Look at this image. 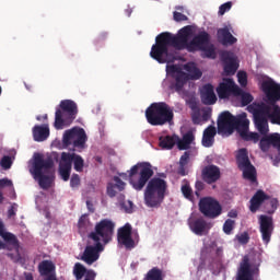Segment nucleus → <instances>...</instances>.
I'll return each mask as SVG.
<instances>
[{
	"label": "nucleus",
	"mask_w": 280,
	"mask_h": 280,
	"mask_svg": "<svg viewBox=\"0 0 280 280\" xmlns=\"http://www.w3.org/2000/svg\"><path fill=\"white\" fill-rule=\"evenodd\" d=\"M191 34H194L191 25L184 26L176 35L170 32L159 34L155 37V44L151 47V58L156 60L160 65L175 62L176 51L170 49V47L177 49V51H183V49L189 51V39L191 38Z\"/></svg>",
	"instance_id": "obj_1"
},
{
	"label": "nucleus",
	"mask_w": 280,
	"mask_h": 280,
	"mask_svg": "<svg viewBox=\"0 0 280 280\" xmlns=\"http://www.w3.org/2000/svg\"><path fill=\"white\" fill-rule=\"evenodd\" d=\"M248 113L254 117V124L260 135H268L270 128L268 121L273 126H280V106L267 105L264 102H254L247 106Z\"/></svg>",
	"instance_id": "obj_2"
},
{
	"label": "nucleus",
	"mask_w": 280,
	"mask_h": 280,
	"mask_svg": "<svg viewBox=\"0 0 280 280\" xmlns=\"http://www.w3.org/2000/svg\"><path fill=\"white\" fill-rule=\"evenodd\" d=\"M119 176L121 178H128L136 191H141L148 185V180L154 176V171L150 162H139L128 173H119Z\"/></svg>",
	"instance_id": "obj_3"
},
{
	"label": "nucleus",
	"mask_w": 280,
	"mask_h": 280,
	"mask_svg": "<svg viewBox=\"0 0 280 280\" xmlns=\"http://www.w3.org/2000/svg\"><path fill=\"white\" fill-rule=\"evenodd\" d=\"M51 170H54V160L51 158L45 159L43 154L35 153L33 166L30 170L35 180H38L39 187L42 189H49L51 187V177L46 174H51Z\"/></svg>",
	"instance_id": "obj_4"
},
{
	"label": "nucleus",
	"mask_w": 280,
	"mask_h": 280,
	"mask_svg": "<svg viewBox=\"0 0 280 280\" xmlns=\"http://www.w3.org/2000/svg\"><path fill=\"white\" fill-rule=\"evenodd\" d=\"M165 191H167V182L161 177H153L148 180L144 190V203L150 209H159L165 200Z\"/></svg>",
	"instance_id": "obj_5"
},
{
	"label": "nucleus",
	"mask_w": 280,
	"mask_h": 280,
	"mask_svg": "<svg viewBox=\"0 0 280 280\" xmlns=\"http://www.w3.org/2000/svg\"><path fill=\"white\" fill-rule=\"evenodd\" d=\"M145 119L150 126H165L174 121V109L165 102L152 103L145 109Z\"/></svg>",
	"instance_id": "obj_6"
},
{
	"label": "nucleus",
	"mask_w": 280,
	"mask_h": 280,
	"mask_svg": "<svg viewBox=\"0 0 280 280\" xmlns=\"http://www.w3.org/2000/svg\"><path fill=\"white\" fill-rule=\"evenodd\" d=\"M75 117H78V104L71 100H63L56 109L54 127L56 130H62L72 125Z\"/></svg>",
	"instance_id": "obj_7"
},
{
	"label": "nucleus",
	"mask_w": 280,
	"mask_h": 280,
	"mask_svg": "<svg viewBox=\"0 0 280 280\" xmlns=\"http://www.w3.org/2000/svg\"><path fill=\"white\" fill-rule=\"evenodd\" d=\"M246 113H241L233 116L231 112H223L218 118V132L219 135H233V132L238 131L244 121L247 119Z\"/></svg>",
	"instance_id": "obj_8"
},
{
	"label": "nucleus",
	"mask_w": 280,
	"mask_h": 280,
	"mask_svg": "<svg viewBox=\"0 0 280 280\" xmlns=\"http://www.w3.org/2000/svg\"><path fill=\"white\" fill-rule=\"evenodd\" d=\"M86 141H89V137L83 128L68 129L62 136L63 148H71L72 145L70 149L72 152H82L86 148Z\"/></svg>",
	"instance_id": "obj_9"
},
{
	"label": "nucleus",
	"mask_w": 280,
	"mask_h": 280,
	"mask_svg": "<svg viewBox=\"0 0 280 280\" xmlns=\"http://www.w3.org/2000/svg\"><path fill=\"white\" fill-rule=\"evenodd\" d=\"M115 233V223L108 219H103L95 225L94 232L89 234V238L94 243H103L104 246L113 242V235Z\"/></svg>",
	"instance_id": "obj_10"
},
{
	"label": "nucleus",
	"mask_w": 280,
	"mask_h": 280,
	"mask_svg": "<svg viewBox=\"0 0 280 280\" xmlns=\"http://www.w3.org/2000/svg\"><path fill=\"white\" fill-rule=\"evenodd\" d=\"M236 163L238 170L243 172V178H245V180H249V183H255L257 180V168L250 163V159H248V150L246 148L237 151Z\"/></svg>",
	"instance_id": "obj_11"
},
{
	"label": "nucleus",
	"mask_w": 280,
	"mask_h": 280,
	"mask_svg": "<svg viewBox=\"0 0 280 280\" xmlns=\"http://www.w3.org/2000/svg\"><path fill=\"white\" fill-rule=\"evenodd\" d=\"M199 211L205 218L215 220L222 215V205L211 197H206L199 201Z\"/></svg>",
	"instance_id": "obj_12"
},
{
	"label": "nucleus",
	"mask_w": 280,
	"mask_h": 280,
	"mask_svg": "<svg viewBox=\"0 0 280 280\" xmlns=\"http://www.w3.org/2000/svg\"><path fill=\"white\" fill-rule=\"evenodd\" d=\"M217 95L219 100H229L232 95L237 96L242 95V89L235 84L233 79H223L217 88Z\"/></svg>",
	"instance_id": "obj_13"
},
{
	"label": "nucleus",
	"mask_w": 280,
	"mask_h": 280,
	"mask_svg": "<svg viewBox=\"0 0 280 280\" xmlns=\"http://www.w3.org/2000/svg\"><path fill=\"white\" fill-rule=\"evenodd\" d=\"M262 93H265V104L271 106L280 102V84L275 81H265L261 84Z\"/></svg>",
	"instance_id": "obj_14"
},
{
	"label": "nucleus",
	"mask_w": 280,
	"mask_h": 280,
	"mask_svg": "<svg viewBox=\"0 0 280 280\" xmlns=\"http://www.w3.org/2000/svg\"><path fill=\"white\" fill-rule=\"evenodd\" d=\"M117 241L120 246H125L127 250H132L137 246L132 238V225L126 223L122 228L118 229Z\"/></svg>",
	"instance_id": "obj_15"
},
{
	"label": "nucleus",
	"mask_w": 280,
	"mask_h": 280,
	"mask_svg": "<svg viewBox=\"0 0 280 280\" xmlns=\"http://www.w3.org/2000/svg\"><path fill=\"white\" fill-rule=\"evenodd\" d=\"M104 244L95 243L88 245L81 256V261H84L88 266H93L97 259H100V253H103Z\"/></svg>",
	"instance_id": "obj_16"
},
{
	"label": "nucleus",
	"mask_w": 280,
	"mask_h": 280,
	"mask_svg": "<svg viewBox=\"0 0 280 280\" xmlns=\"http://www.w3.org/2000/svg\"><path fill=\"white\" fill-rule=\"evenodd\" d=\"M221 60L226 75H235L237 69H240V63L237 62V56H235V52L229 50L222 51Z\"/></svg>",
	"instance_id": "obj_17"
},
{
	"label": "nucleus",
	"mask_w": 280,
	"mask_h": 280,
	"mask_svg": "<svg viewBox=\"0 0 280 280\" xmlns=\"http://www.w3.org/2000/svg\"><path fill=\"white\" fill-rule=\"evenodd\" d=\"M259 230L261 233L264 244H270L272 237V232L275 231V225L272 223V218L261 214L259 217Z\"/></svg>",
	"instance_id": "obj_18"
},
{
	"label": "nucleus",
	"mask_w": 280,
	"mask_h": 280,
	"mask_svg": "<svg viewBox=\"0 0 280 280\" xmlns=\"http://www.w3.org/2000/svg\"><path fill=\"white\" fill-rule=\"evenodd\" d=\"M211 43V35L206 31H201L189 42V51H198Z\"/></svg>",
	"instance_id": "obj_19"
},
{
	"label": "nucleus",
	"mask_w": 280,
	"mask_h": 280,
	"mask_svg": "<svg viewBox=\"0 0 280 280\" xmlns=\"http://www.w3.org/2000/svg\"><path fill=\"white\" fill-rule=\"evenodd\" d=\"M38 272L44 280H58L56 276V265L51 260H43L38 264Z\"/></svg>",
	"instance_id": "obj_20"
},
{
	"label": "nucleus",
	"mask_w": 280,
	"mask_h": 280,
	"mask_svg": "<svg viewBox=\"0 0 280 280\" xmlns=\"http://www.w3.org/2000/svg\"><path fill=\"white\" fill-rule=\"evenodd\" d=\"M254 275L255 272L250 267V258L244 256L237 270L236 280H253Z\"/></svg>",
	"instance_id": "obj_21"
},
{
	"label": "nucleus",
	"mask_w": 280,
	"mask_h": 280,
	"mask_svg": "<svg viewBox=\"0 0 280 280\" xmlns=\"http://www.w3.org/2000/svg\"><path fill=\"white\" fill-rule=\"evenodd\" d=\"M231 30H232V27H231V25H229V26H224L222 28H218V31H217L218 43H220L224 47H226L229 45H235V43H237V39L235 38V36H233V34H231Z\"/></svg>",
	"instance_id": "obj_22"
},
{
	"label": "nucleus",
	"mask_w": 280,
	"mask_h": 280,
	"mask_svg": "<svg viewBox=\"0 0 280 280\" xmlns=\"http://www.w3.org/2000/svg\"><path fill=\"white\" fill-rule=\"evenodd\" d=\"M201 175L205 183L208 185H213V183H218V180H220V167L213 164L208 165L202 170Z\"/></svg>",
	"instance_id": "obj_23"
},
{
	"label": "nucleus",
	"mask_w": 280,
	"mask_h": 280,
	"mask_svg": "<svg viewBox=\"0 0 280 280\" xmlns=\"http://www.w3.org/2000/svg\"><path fill=\"white\" fill-rule=\"evenodd\" d=\"M189 229L195 233V235H202L206 233V231H209L211 229V225L207 223V220L205 218H194L188 220Z\"/></svg>",
	"instance_id": "obj_24"
},
{
	"label": "nucleus",
	"mask_w": 280,
	"mask_h": 280,
	"mask_svg": "<svg viewBox=\"0 0 280 280\" xmlns=\"http://www.w3.org/2000/svg\"><path fill=\"white\" fill-rule=\"evenodd\" d=\"M249 126L250 120H248V118H245V121L241 125L240 129L237 130L241 139H243V141H253V143H259V133L248 131Z\"/></svg>",
	"instance_id": "obj_25"
},
{
	"label": "nucleus",
	"mask_w": 280,
	"mask_h": 280,
	"mask_svg": "<svg viewBox=\"0 0 280 280\" xmlns=\"http://www.w3.org/2000/svg\"><path fill=\"white\" fill-rule=\"evenodd\" d=\"M73 276L77 280H95V277H97V273L93 269H86L84 265L80 262H75L73 267Z\"/></svg>",
	"instance_id": "obj_26"
},
{
	"label": "nucleus",
	"mask_w": 280,
	"mask_h": 280,
	"mask_svg": "<svg viewBox=\"0 0 280 280\" xmlns=\"http://www.w3.org/2000/svg\"><path fill=\"white\" fill-rule=\"evenodd\" d=\"M266 200H270V196H268L264 190L259 189L257 190L254 196L252 197V199L249 200V211L252 213H257V211H259V209L261 208V206L264 205V202H266Z\"/></svg>",
	"instance_id": "obj_27"
},
{
	"label": "nucleus",
	"mask_w": 280,
	"mask_h": 280,
	"mask_svg": "<svg viewBox=\"0 0 280 280\" xmlns=\"http://www.w3.org/2000/svg\"><path fill=\"white\" fill-rule=\"evenodd\" d=\"M201 101L206 106H211L218 102V96H215V92L213 91V85L211 83L203 85Z\"/></svg>",
	"instance_id": "obj_28"
},
{
	"label": "nucleus",
	"mask_w": 280,
	"mask_h": 280,
	"mask_svg": "<svg viewBox=\"0 0 280 280\" xmlns=\"http://www.w3.org/2000/svg\"><path fill=\"white\" fill-rule=\"evenodd\" d=\"M113 180L114 183L110 182L107 184V196L109 198H115L117 191H124L126 189V183L119 176H114Z\"/></svg>",
	"instance_id": "obj_29"
},
{
	"label": "nucleus",
	"mask_w": 280,
	"mask_h": 280,
	"mask_svg": "<svg viewBox=\"0 0 280 280\" xmlns=\"http://www.w3.org/2000/svg\"><path fill=\"white\" fill-rule=\"evenodd\" d=\"M215 135H218V130L214 126L210 125L203 130V136L201 140L203 148L213 147V143H215Z\"/></svg>",
	"instance_id": "obj_30"
},
{
	"label": "nucleus",
	"mask_w": 280,
	"mask_h": 280,
	"mask_svg": "<svg viewBox=\"0 0 280 280\" xmlns=\"http://www.w3.org/2000/svg\"><path fill=\"white\" fill-rule=\"evenodd\" d=\"M178 150H189L191 148V143L196 141V136H194V131H187L182 139L178 136L175 137Z\"/></svg>",
	"instance_id": "obj_31"
},
{
	"label": "nucleus",
	"mask_w": 280,
	"mask_h": 280,
	"mask_svg": "<svg viewBox=\"0 0 280 280\" xmlns=\"http://www.w3.org/2000/svg\"><path fill=\"white\" fill-rule=\"evenodd\" d=\"M33 139L37 142L47 141L49 139V127L36 125L33 128Z\"/></svg>",
	"instance_id": "obj_32"
},
{
	"label": "nucleus",
	"mask_w": 280,
	"mask_h": 280,
	"mask_svg": "<svg viewBox=\"0 0 280 280\" xmlns=\"http://www.w3.org/2000/svg\"><path fill=\"white\" fill-rule=\"evenodd\" d=\"M173 78L175 79V84L173 85V89H175L177 93H180V91H183L185 84H187V81L189 80V74L182 71L173 74Z\"/></svg>",
	"instance_id": "obj_33"
},
{
	"label": "nucleus",
	"mask_w": 280,
	"mask_h": 280,
	"mask_svg": "<svg viewBox=\"0 0 280 280\" xmlns=\"http://www.w3.org/2000/svg\"><path fill=\"white\" fill-rule=\"evenodd\" d=\"M0 237H2L4 242L12 244V246H19V238H16V235L5 231L3 221H0Z\"/></svg>",
	"instance_id": "obj_34"
},
{
	"label": "nucleus",
	"mask_w": 280,
	"mask_h": 280,
	"mask_svg": "<svg viewBox=\"0 0 280 280\" xmlns=\"http://www.w3.org/2000/svg\"><path fill=\"white\" fill-rule=\"evenodd\" d=\"M184 69L187 71L189 80H200L202 78V71L194 62L186 63Z\"/></svg>",
	"instance_id": "obj_35"
},
{
	"label": "nucleus",
	"mask_w": 280,
	"mask_h": 280,
	"mask_svg": "<svg viewBox=\"0 0 280 280\" xmlns=\"http://www.w3.org/2000/svg\"><path fill=\"white\" fill-rule=\"evenodd\" d=\"M159 145L162 150H172L176 145V136H161L159 138Z\"/></svg>",
	"instance_id": "obj_36"
},
{
	"label": "nucleus",
	"mask_w": 280,
	"mask_h": 280,
	"mask_svg": "<svg viewBox=\"0 0 280 280\" xmlns=\"http://www.w3.org/2000/svg\"><path fill=\"white\" fill-rule=\"evenodd\" d=\"M92 226L93 224L91 223V221H89V217H86V214L81 215L78 222L79 233H81V235H84L85 233H89V231H91Z\"/></svg>",
	"instance_id": "obj_37"
},
{
	"label": "nucleus",
	"mask_w": 280,
	"mask_h": 280,
	"mask_svg": "<svg viewBox=\"0 0 280 280\" xmlns=\"http://www.w3.org/2000/svg\"><path fill=\"white\" fill-rule=\"evenodd\" d=\"M118 202L121 211H125V213H132V209L135 207V203L132 201L127 200L126 201V196L124 194H120L118 196Z\"/></svg>",
	"instance_id": "obj_38"
},
{
	"label": "nucleus",
	"mask_w": 280,
	"mask_h": 280,
	"mask_svg": "<svg viewBox=\"0 0 280 280\" xmlns=\"http://www.w3.org/2000/svg\"><path fill=\"white\" fill-rule=\"evenodd\" d=\"M188 163L189 152L186 151L179 159V167L177 170V174H179V176H187V171L185 170V167H187Z\"/></svg>",
	"instance_id": "obj_39"
},
{
	"label": "nucleus",
	"mask_w": 280,
	"mask_h": 280,
	"mask_svg": "<svg viewBox=\"0 0 280 280\" xmlns=\"http://www.w3.org/2000/svg\"><path fill=\"white\" fill-rule=\"evenodd\" d=\"M73 165V153L62 152L59 161V167H69Z\"/></svg>",
	"instance_id": "obj_40"
},
{
	"label": "nucleus",
	"mask_w": 280,
	"mask_h": 280,
	"mask_svg": "<svg viewBox=\"0 0 280 280\" xmlns=\"http://www.w3.org/2000/svg\"><path fill=\"white\" fill-rule=\"evenodd\" d=\"M145 280H163V270L159 269V267H153L148 271Z\"/></svg>",
	"instance_id": "obj_41"
},
{
	"label": "nucleus",
	"mask_w": 280,
	"mask_h": 280,
	"mask_svg": "<svg viewBox=\"0 0 280 280\" xmlns=\"http://www.w3.org/2000/svg\"><path fill=\"white\" fill-rule=\"evenodd\" d=\"M262 136L264 137L259 141V148L261 152H269L270 148L272 147L270 135L266 133Z\"/></svg>",
	"instance_id": "obj_42"
},
{
	"label": "nucleus",
	"mask_w": 280,
	"mask_h": 280,
	"mask_svg": "<svg viewBox=\"0 0 280 280\" xmlns=\"http://www.w3.org/2000/svg\"><path fill=\"white\" fill-rule=\"evenodd\" d=\"M72 163L75 172H84V159L81 155L73 153Z\"/></svg>",
	"instance_id": "obj_43"
},
{
	"label": "nucleus",
	"mask_w": 280,
	"mask_h": 280,
	"mask_svg": "<svg viewBox=\"0 0 280 280\" xmlns=\"http://www.w3.org/2000/svg\"><path fill=\"white\" fill-rule=\"evenodd\" d=\"M200 50L203 51V58H211L212 60H215V46H213V44L203 46Z\"/></svg>",
	"instance_id": "obj_44"
},
{
	"label": "nucleus",
	"mask_w": 280,
	"mask_h": 280,
	"mask_svg": "<svg viewBox=\"0 0 280 280\" xmlns=\"http://www.w3.org/2000/svg\"><path fill=\"white\" fill-rule=\"evenodd\" d=\"M182 194L187 200H194V190L191 189V186H189V183L182 186Z\"/></svg>",
	"instance_id": "obj_45"
},
{
	"label": "nucleus",
	"mask_w": 280,
	"mask_h": 280,
	"mask_svg": "<svg viewBox=\"0 0 280 280\" xmlns=\"http://www.w3.org/2000/svg\"><path fill=\"white\" fill-rule=\"evenodd\" d=\"M233 229H235V222L231 219L225 220L223 224V232L225 235H231V233H233Z\"/></svg>",
	"instance_id": "obj_46"
},
{
	"label": "nucleus",
	"mask_w": 280,
	"mask_h": 280,
	"mask_svg": "<svg viewBox=\"0 0 280 280\" xmlns=\"http://www.w3.org/2000/svg\"><path fill=\"white\" fill-rule=\"evenodd\" d=\"M271 147L280 152V133H270Z\"/></svg>",
	"instance_id": "obj_47"
},
{
	"label": "nucleus",
	"mask_w": 280,
	"mask_h": 280,
	"mask_svg": "<svg viewBox=\"0 0 280 280\" xmlns=\"http://www.w3.org/2000/svg\"><path fill=\"white\" fill-rule=\"evenodd\" d=\"M59 174L62 180L67 182L71 177V168L66 166H59Z\"/></svg>",
	"instance_id": "obj_48"
},
{
	"label": "nucleus",
	"mask_w": 280,
	"mask_h": 280,
	"mask_svg": "<svg viewBox=\"0 0 280 280\" xmlns=\"http://www.w3.org/2000/svg\"><path fill=\"white\" fill-rule=\"evenodd\" d=\"M233 8V2H225L219 7V16H224Z\"/></svg>",
	"instance_id": "obj_49"
},
{
	"label": "nucleus",
	"mask_w": 280,
	"mask_h": 280,
	"mask_svg": "<svg viewBox=\"0 0 280 280\" xmlns=\"http://www.w3.org/2000/svg\"><path fill=\"white\" fill-rule=\"evenodd\" d=\"M237 78H238V84H241V86H246L248 84V75L246 74L245 71H238Z\"/></svg>",
	"instance_id": "obj_50"
},
{
	"label": "nucleus",
	"mask_w": 280,
	"mask_h": 280,
	"mask_svg": "<svg viewBox=\"0 0 280 280\" xmlns=\"http://www.w3.org/2000/svg\"><path fill=\"white\" fill-rule=\"evenodd\" d=\"M0 165L3 170H10V167H12V158L4 155L0 161Z\"/></svg>",
	"instance_id": "obj_51"
},
{
	"label": "nucleus",
	"mask_w": 280,
	"mask_h": 280,
	"mask_svg": "<svg viewBox=\"0 0 280 280\" xmlns=\"http://www.w3.org/2000/svg\"><path fill=\"white\" fill-rule=\"evenodd\" d=\"M173 19H174V21H176V23H183V21L189 20V18H187V15H185L178 11L173 12Z\"/></svg>",
	"instance_id": "obj_52"
},
{
	"label": "nucleus",
	"mask_w": 280,
	"mask_h": 280,
	"mask_svg": "<svg viewBox=\"0 0 280 280\" xmlns=\"http://www.w3.org/2000/svg\"><path fill=\"white\" fill-rule=\"evenodd\" d=\"M241 102L243 106H248V104L253 102V96L250 95V93H243L241 95Z\"/></svg>",
	"instance_id": "obj_53"
},
{
	"label": "nucleus",
	"mask_w": 280,
	"mask_h": 280,
	"mask_svg": "<svg viewBox=\"0 0 280 280\" xmlns=\"http://www.w3.org/2000/svg\"><path fill=\"white\" fill-rule=\"evenodd\" d=\"M70 187H80V175L73 174L70 179Z\"/></svg>",
	"instance_id": "obj_54"
},
{
	"label": "nucleus",
	"mask_w": 280,
	"mask_h": 280,
	"mask_svg": "<svg viewBox=\"0 0 280 280\" xmlns=\"http://www.w3.org/2000/svg\"><path fill=\"white\" fill-rule=\"evenodd\" d=\"M249 240H250V236H248V233L246 232L237 236V241L240 242V244H248Z\"/></svg>",
	"instance_id": "obj_55"
},
{
	"label": "nucleus",
	"mask_w": 280,
	"mask_h": 280,
	"mask_svg": "<svg viewBox=\"0 0 280 280\" xmlns=\"http://www.w3.org/2000/svg\"><path fill=\"white\" fill-rule=\"evenodd\" d=\"M211 119V108L202 109L201 120L209 121Z\"/></svg>",
	"instance_id": "obj_56"
},
{
	"label": "nucleus",
	"mask_w": 280,
	"mask_h": 280,
	"mask_svg": "<svg viewBox=\"0 0 280 280\" xmlns=\"http://www.w3.org/2000/svg\"><path fill=\"white\" fill-rule=\"evenodd\" d=\"M192 124H195L196 126L202 124V116H200V113H195L192 115Z\"/></svg>",
	"instance_id": "obj_57"
},
{
	"label": "nucleus",
	"mask_w": 280,
	"mask_h": 280,
	"mask_svg": "<svg viewBox=\"0 0 280 280\" xmlns=\"http://www.w3.org/2000/svg\"><path fill=\"white\" fill-rule=\"evenodd\" d=\"M167 71L168 73H173V75H176V73L178 72H183V70L178 69V67L176 66H171V67H167Z\"/></svg>",
	"instance_id": "obj_58"
},
{
	"label": "nucleus",
	"mask_w": 280,
	"mask_h": 280,
	"mask_svg": "<svg viewBox=\"0 0 280 280\" xmlns=\"http://www.w3.org/2000/svg\"><path fill=\"white\" fill-rule=\"evenodd\" d=\"M0 187H12V180L8 178L0 179Z\"/></svg>",
	"instance_id": "obj_59"
},
{
	"label": "nucleus",
	"mask_w": 280,
	"mask_h": 280,
	"mask_svg": "<svg viewBox=\"0 0 280 280\" xmlns=\"http://www.w3.org/2000/svg\"><path fill=\"white\" fill-rule=\"evenodd\" d=\"M195 187H196V190H197L196 196H198V191H202V189H205V183L196 182Z\"/></svg>",
	"instance_id": "obj_60"
},
{
	"label": "nucleus",
	"mask_w": 280,
	"mask_h": 280,
	"mask_svg": "<svg viewBox=\"0 0 280 280\" xmlns=\"http://www.w3.org/2000/svg\"><path fill=\"white\" fill-rule=\"evenodd\" d=\"M206 266H207V264L205 262V259H201L197 267L198 272L205 270Z\"/></svg>",
	"instance_id": "obj_61"
},
{
	"label": "nucleus",
	"mask_w": 280,
	"mask_h": 280,
	"mask_svg": "<svg viewBox=\"0 0 280 280\" xmlns=\"http://www.w3.org/2000/svg\"><path fill=\"white\" fill-rule=\"evenodd\" d=\"M8 215H9V218H14V215H16V212L14 211V206H12V207L8 210Z\"/></svg>",
	"instance_id": "obj_62"
},
{
	"label": "nucleus",
	"mask_w": 280,
	"mask_h": 280,
	"mask_svg": "<svg viewBox=\"0 0 280 280\" xmlns=\"http://www.w3.org/2000/svg\"><path fill=\"white\" fill-rule=\"evenodd\" d=\"M228 217H229V218H237V211L231 210V211L228 213Z\"/></svg>",
	"instance_id": "obj_63"
},
{
	"label": "nucleus",
	"mask_w": 280,
	"mask_h": 280,
	"mask_svg": "<svg viewBox=\"0 0 280 280\" xmlns=\"http://www.w3.org/2000/svg\"><path fill=\"white\" fill-rule=\"evenodd\" d=\"M277 205H278L277 199H271V200H270V206H271V208L277 209Z\"/></svg>",
	"instance_id": "obj_64"
}]
</instances>
